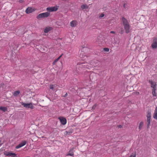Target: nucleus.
Here are the masks:
<instances>
[{
  "label": "nucleus",
  "mask_w": 157,
  "mask_h": 157,
  "mask_svg": "<svg viewBox=\"0 0 157 157\" xmlns=\"http://www.w3.org/2000/svg\"><path fill=\"white\" fill-rule=\"evenodd\" d=\"M126 4L125 3H124L123 4V6L124 8H126Z\"/></svg>",
  "instance_id": "2f4dec72"
},
{
  "label": "nucleus",
  "mask_w": 157,
  "mask_h": 157,
  "mask_svg": "<svg viewBox=\"0 0 157 157\" xmlns=\"http://www.w3.org/2000/svg\"><path fill=\"white\" fill-rule=\"evenodd\" d=\"M89 8V6L86 4H83L81 6V8L82 10L86 9Z\"/></svg>",
  "instance_id": "2eb2a0df"
},
{
  "label": "nucleus",
  "mask_w": 157,
  "mask_h": 157,
  "mask_svg": "<svg viewBox=\"0 0 157 157\" xmlns=\"http://www.w3.org/2000/svg\"><path fill=\"white\" fill-rule=\"evenodd\" d=\"M26 141L25 140L23 141L18 145H17L15 147L16 149H18L24 146L26 144Z\"/></svg>",
  "instance_id": "0eeeda50"
},
{
  "label": "nucleus",
  "mask_w": 157,
  "mask_h": 157,
  "mask_svg": "<svg viewBox=\"0 0 157 157\" xmlns=\"http://www.w3.org/2000/svg\"><path fill=\"white\" fill-rule=\"evenodd\" d=\"M124 31L123 28H121L120 29V33L121 34H123L124 33Z\"/></svg>",
  "instance_id": "4be33fe9"
},
{
  "label": "nucleus",
  "mask_w": 157,
  "mask_h": 157,
  "mask_svg": "<svg viewBox=\"0 0 157 157\" xmlns=\"http://www.w3.org/2000/svg\"><path fill=\"white\" fill-rule=\"evenodd\" d=\"M149 82L151 84V87L153 88V89H157V85L155 82H153L152 81L149 80Z\"/></svg>",
  "instance_id": "6e6552de"
},
{
  "label": "nucleus",
  "mask_w": 157,
  "mask_h": 157,
  "mask_svg": "<svg viewBox=\"0 0 157 157\" xmlns=\"http://www.w3.org/2000/svg\"><path fill=\"white\" fill-rule=\"evenodd\" d=\"M151 113V110H148L147 113V128H148L150 124Z\"/></svg>",
  "instance_id": "f03ea898"
},
{
  "label": "nucleus",
  "mask_w": 157,
  "mask_h": 157,
  "mask_svg": "<svg viewBox=\"0 0 157 157\" xmlns=\"http://www.w3.org/2000/svg\"><path fill=\"white\" fill-rule=\"evenodd\" d=\"M104 51L106 52H108L109 51V49L107 48H104L103 49Z\"/></svg>",
  "instance_id": "a878e982"
},
{
  "label": "nucleus",
  "mask_w": 157,
  "mask_h": 157,
  "mask_svg": "<svg viewBox=\"0 0 157 157\" xmlns=\"http://www.w3.org/2000/svg\"><path fill=\"white\" fill-rule=\"evenodd\" d=\"M72 133V132H69L66 131V132H65L66 133L65 134L66 135H70Z\"/></svg>",
  "instance_id": "b1692460"
},
{
  "label": "nucleus",
  "mask_w": 157,
  "mask_h": 157,
  "mask_svg": "<svg viewBox=\"0 0 157 157\" xmlns=\"http://www.w3.org/2000/svg\"><path fill=\"white\" fill-rule=\"evenodd\" d=\"M4 155L7 156H10V155H15V153H11L10 152L5 151L4 152Z\"/></svg>",
  "instance_id": "f8f14e48"
},
{
  "label": "nucleus",
  "mask_w": 157,
  "mask_h": 157,
  "mask_svg": "<svg viewBox=\"0 0 157 157\" xmlns=\"http://www.w3.org/2000/svg\"><path fill=\"white\" fill-rule=\"evenodd\" d=\"M63 55V54H62L59 57H58L57 59H56L53 62V64H55V63Z\"/></svg>",
  "instance_id": "412c9836"
},
{
  "label": "nucleus",
  "mask_w": 157,
  "mask_h": 157,
  "mask_svg": "<svg viewBox=\"0 0 157 157\" xmlns=\"http://www.w3.org/2000/svg\"><path fill=\"white\" fill-rule=\"evenodd\" d=\"M77 23L76 21H73L70 22V25L72 27H75L77 25Z\"/></svg>",
  "instance_id": "9b49d317"
},
{
  "label": "nucleus",
  "mask_w": 157,
  "mask_h": 157,
  "mask_svg": "<svg viewBox=\"0 0 157 157\" xmlns=\"http://www.w3.org/2000/svg\"><path fill=\"white\" fill-rule=\"evenodd\" d=\"M61 123L63 125H65L67 123V120L66 118L61 117L58 118Z\"/></svg>",
  "instance_id": "423d86ee"
},
{
  "label": "nucleus",
  "mask_w": 157,
  "mask_h": 157,
  "mask_svg": "<svg viewBox=\"0 0 157 157\" xmlns=\"http://www.w3.org/2000/svg\"><path fill=\"white\" fill-rule=\"evenodd\" d=\"M67 93H66V94H65V95L63 96V97H66L67 96Z\"/></svg>",
  "instance_id": "f704fd0d"
},
{
  "label": "nucleus",
  "mask_w": 157,
  "mask_h": 157,
  "mask_svg": "<svg viewBox=\"0 0 157 157\" xmlns=\"http://www.w3.org/2000/svg\"><path fill=\"white\" fill-rule=\"evenodd\" d=\"M22 2V0H20L19 1V2Z\"/></svg>",
  "instance_id": "c9c22d12"
},
{
  "label": "nucleus",
  "mask_w": 157,
  "mask_h": 157,
  "mask_svg": "<svg viewBox=\"0 0 157 157\" xmlns=\"http://www.w3.org/2000/svg\"><path fill=\"white\" fill-rule=\"evenodd\" d=\"M136 154H135L134 155H132L130 156L129 157H136Z\"/></svg>",
  "instance_id": "c756f323"
},
{
  "label": "nucleus",
  "mask_w": 157,
  "mask_h": 157,
  "mask_svg": "<svg viewBox=\"0 0 157 157\" xmlns=\"http://www.w3.org/2000/svg\"><path fill=\"white\" fill-rule=\"evenodd\" d=\"M122 20L125 33H128L130 32V25L128 21L124 17H122Z\"/></svg>",
  "instance_id": "f257e3e1"
},
{
  "label": "nucleus",
  "mask_w": 157,
  "mask_h": 157,
  "mask_svg": "<svg viewBox=\"0 0 157 157\" xmlns=\"http://www.w3.org/2000/svg\"><path fill=\"white\" fill-rule=\"evenodd\" d=\"M20 92L19 90L15 91L13 93V95L14 96H17L20 94Z\"/></svg>",
  "instance_id": "a211bd4d"
},
{
  "label": "nucleus",
  "mask_w": 157,
  "mask_h": 157,
  "mask_svg": "<svg viewBox=\"0 0 157 157\" xmlns=\"http://www.w3.org/2000/svg\"><path fill=\"white\" fill-rule=\"evenodd\" d=\"M10 156L11 157H17V156H16V154L15 153L14 155H10Z\"/></svg>",
  "instance_id": "7c9ffc66"
},
{
  "label": "nucleus",
  "mask_w": 157,
  "mask_h": 157,
  "mask_svg": "<svg viewBox=\"0 0 157 157\" xmlns=\"http://www.w3.org/2000/svg\"><path fill=\"white\" fill-rule=\"evenodd\" d=\"M151 47L152 49H155L157 48V38L154 37L152 43L151 45Z\"/></svg>",
  "instance_id": "39448f33"
},
{
  "label": "nucleus",
  "mask_w": 157,
  "mask_h": 157,
  "mask_svg": "<svg viewBox=\"0 0 157 157\" xmlns=\"http://www.w3.org/2000/svg\"><path fill=\"white\" fill-rule=\"evenodd\" d=\"M74 148H71L70 151H68V153L67 155H70L71 156H74V151H73Z\"/></svg>",
  "instance_id": "9d476101"
},
{
  "label": "nucleus",
  "mask_w": 157,
  "mask_h": 157,
  "mask_svg": "<svg viewBox=\"0 0 157 157\" xmlns=\"http://www.w3.org/2000/svg\"><path fill=\"white\" fill-rule=\"evenodd\" d=\"M97 104H95L92 107V109H94L96 108V107H97Z\"/></svg>",
  "instance_id": "393cba45"
},
{
  "label": "nucleus",
  "mask_w": 157,
  "mask_h": 157,
  "mask_svg": "<svg viewBox=\"0 0 157 157\" xmlns=\"http://www.w3.org/2000/svg\"><path fill=\"white\" fill-rule=\"evenodd\" d=\"M50 14V13L48 12L40 13L37 16L36 18L37 19H40L41 18H46L48 17Z\"/></svg>",
  "instance_id": "7ed1b4c3"
},
{
  "label": "nucleus",
  "mask_w": 157,
  "mask_h": 157,
  "mask_svg": "<svg viewBox=\"0 0 157 157\" xmlns=\"http://www.w3.org/2000/svg\"><path fill=\"white\" fill-rule=\"evenodd\" d=\"M52 29V28L51 27H46L44 29V32L45 33H48Z\"/></svg>",
  "instance_id": "4468645a"
},
{
  "label": "nucleus",
  "mask_w": 157,
  "mask_h": 157,
  "mask_svg": "<svg viewBox=\"0 0 157 157\" xmlns=\"http://www.w3.org/2000/svg\"><path fill=\"white\" fill-rule=\"evenodd\" d=\"M153 117L154 119H157V107L156 108L155 112L153 114Z\"/></svg>",
  "instance_id": "ddd939ff"
},
{
  "label": "nucleus",
  "mask_w": 157,
  "mask_h": 157,
  "mask_svg": "<svg viewBox=\"0 0 157 157\" xmlns=\"http://www.w3.org/2000/svg\"><path fill=\"white\" fill-rule=\"evenodd\" d=\"M144 124V122L143 121L141 122L139 125V129L140 130L141 129L142 127H143Z\"/></svg>",
  "instance_id": "6ab92c4d"
},
{
  "label": "nucleus",
  "mask_w": 157,
  "mask_h": 157,
  "mask_svg": "<svg viewBox=\"0 0 157 157\" xmlns=\"http://www.w3.org/2000/svg\"><path fill=\"white\" fill-rule=\"evenodd\" d=\"M52 11H56L58 9L59 6H56L54 7H51Z\"/></svg>",
  "instance_id": "dca6fc26"
},
{
  "label": "nucleus",
  "mask_w": 157,
  "mask_h": 157,
  "mask_svg": "<svg viewBox=\"0 0 157 157\" xmlns=\"http://www.w3.org/2000/svg\"><path fill=\"white\" fill-rule=\"evenodd\" d=\"M85 63H81V64H85Z\"/></svg>",
  "instance_id": "e433bc0d"
},
{
  "label": "nucleus",
  "mask_w": 157,
  "mask_h": 157,
  "mask_svg": "<svg viewBox=\"0 0 157 157\" xmlns=\"http://www.w3.org/2000/svg\"><path fill=\"white\" fill-rule=\"evenodd\" d=\"M33 11V9L31 7H29L26 9L25 12L29 14L32 13Z\"/></svg>",
  "instance_id": "1a4fd4ad"
},
{
  "label": "nucleus",
  "mask_w": 157,
  "mask_h": 157,
  "mask_svg": "<svg viewBox=\"0 0 157 157\" xmlns=\"http://www.w3.org/2000/svg\"><path fill=\"white\" fill-rule=\"evenodd\" d=\"M117 127H118V128H121L122 127V126L121 125H118Z\"/></svg>",
  "instance_id": "72a5a7b5"
},
{
  "label": "nucleus",
  "mask_w": 157,
  "mask_h": 157,
  "mask_svg": "<svg viewBox=\"0 0 157 157\" xmlns=\"http://www.w3.org/2000/svg\"><path fill=\"white\" fill-rule=\"evenodd\" d=\"M157 89H152V94L153 96L156 97L157 95L156 93V90Z\"/></svg>",
  "instance_id": "aec40b11"
},
{
  "label": "nucleus",
  "mask_w": 157,
  "mask_h": 157,
  "mask_svg": "<svg viewBox=\"0 0 157 157\" xmlns=\"http://www.w3.org/2000/svg\"><path fill=\"white\" fill-rule=\"evenodd\" d=\"M21 104L24 108L26 109L29 108L31 109H33L34 108L32 102L29 103H26L23 102H21Z\"/></svg>",
  "instance_id": "20e7f679"
},
{
  "label": "nucleus",
  "mask_w": 157,
  "mask_h": 157,
  "mask_svg": "<svg viewBox=\"0 0 157 157\" xmlns=\"http://www.w3.org/2000/svg\"><path fill=\"white\" fill-rule=\"evenodd\" d=\"M137 94H139V92H137Z\"/></svg>",
  "instance_id": "4c0bfd02"
},
{
  "label": "nucleus",
  "mask_w": 157,
  "mask_h": 157,
  "mask_svg": "<svg viewBox=\"0 0 157 157\" xmlns=\"http://www.w3.org/2000/svg\"><path fill=\"white\" fill-rule=\"evenodd\" d=\"M0 110L2 111H3L5 112L7 111V108L5 107L1 106L0 107Z\"/></svg>",
  "instance_id": "f3484780"
},
{
  "label": "nucleus",
  "mask_w": 157,
  "mask_h": 157,
  "mask_svg": "<svg viewBox=\"0 0 157 157\" xmlns=\"http://www.w3.org/2000/svg\"><path fill=\"white\" fill-rule=\"evenodd\" d=\"M110 33H111L114 34L115 33V31H110Z\"/></svg>",
  "instance_id": "473e14b6"
},
{
  "label": "nucleus",
  "mask_w": 157,
  "mask_h": 157,
  "mask_svg": "<svg viewBox=\"0 0 157 157\" xmlns=\"http://www.w3.org/2000/svg\"><path fill=\"white\" fill-rule=\"evenodd\" d=\"M4 86V83H2L0 84V88H2Z\"/></svg>",
  "instance_id": "cd10ccee"
},
{
  "label": "nucleus",
  "mask_w": 157,
  "mask_h": 157,
  "mask_svg": "<svg viewBox=\"0 0 157 157\" xmlns=\"http://www.w3.org/2000/svg\"><path fill=\"white\" fill-rule=\"evenodd\" d=\"M54 88V85H50V89L53 90Z\"/></svg>",
  "instance_id": "bb28decb"
},
{
  "label": "nucleus",
  "mask_w": 157,
  "mask_h": 157,
  "mask_svg": "<svg viewBox=\"0 0 157 157\" xmlns=\"http://www.w3.org/2000/svg\"><path fill=\"white\" fill-rule=\"evenodd\" d=\"M105 15L103 13H101L99 16V17H104Z\"/></svg>",
  "instance_id": "c85d7f7f"
},
{
  "label": "nucleus",
  "mask_w": 157,
  "mask_h": 157,
  "mask_svg": "<svg viewBox=\"0 0 157 157\" xmlns=\"http://www.w3.org/2000/svg\"><path fill=\"white\" fill-rule=\"evenodd\" d=\"M46 10L47 11H48L49 12H52L51 7L47 8Z\"/></svg>",
  "instance_id": "5701e85b"
}]
</instances>
